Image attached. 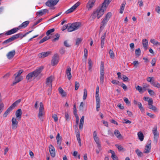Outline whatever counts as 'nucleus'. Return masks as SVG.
Masks as SVG:
<instances>
[{
	"label": "nucleus",
	"instance_id": "f257e3e1",
	"mask_svg": "<svg viewBox=\"0 0 160 160\" xmlns=\"http://www.w3.org/2000/svg\"><path fill=\"white\" fill-rule=\"evenodd\" d=\"M112 0H104L102 4V6L98 8L96 11L93 12L92 15V18L94 19L97 17L99 19L101 17Z\"/></svg>",
	"mask_w": 160,
	"mask_h": 160
},
{
	"label": "nucleus",
	"instance_id": "f03ea898",
	"mask_svg": "<svg viewBox=\"0 0 160 160\" xmlns=\"http://www.w3.org/2000/svg\"><path fill=\"white\" fill-rule=\"evenodd\" d=\"M43 69V66L38 67L33 72L29 73L26 77V79L28 82H31L32 78L33 79L36 78L39 79L42 77V74L41 72Z\"/></svg>",
	"mask_w": 160,
	"mask_h": 160
},
{
	"label": "nucleus",
	"instance_id": "7ed1b4c3",
	"mask_svg": "<svg viewBox=\"0 0 160 160\" xmlns=\"http://www.w3.org/2000/svg\"><path fill=\"white\" fill-rule=\"evenodd\" d=\"M30 22L29 21H27L22 23L18 27L14 28L11 29L7 32L5 34L6 35L8 36L13 34L16 32L18 31L21 28H24L26 27L29 24Z\"/></svg>",
	"mask_w": 160,
	"mask_h": 160
},
{
	"label": "nucleus",
	"instance_id": "20e7f679",
	"mask_svg": "<svg viewBox=\"0 0 160 160\" xmlns=\"http://www.w3.org/2000/svg\"><path fill=\"white\" fill-rule=\"evenodd\" d=\"M21 101V99H19L15 102L4 112L3 115V117H6L10 112Z\"/></svg>",
	"mask_w": 160,
	"mask_h": 160
},
{
	"label": "nucleus",
	"instance_id": "39448f33",
	"mask_svg": "<svg viewBox=\"0 0 160 160\" xmlns=\"http://www.w3.org/2000/svg\"><path fill=\"white\" fill-rule=\"evenodd\" d=\"M81 24L79 22H76L72 24L68 23V31L71 32L77 30L80 27Z\"/></svg>",
	"mask_w": 160,
	"mask_h": 160
},
{
	"label": "nucleus",
	"instance_id": "423d86ee",
	"mask_svg": "<svg viewBox=\"0 0 160 160\" xmlns=\"http://www.w3.org/2000/svg\"><path fill=\"white\" fill-rule=\"evenodd\" d=\"M44 109L43 104L42 102H40V107L38 117L40 120L42 122L43 120V116L45 114L44 112Z\"/></svg>",
	"mask_w": 160,
	"mask_h": 160
},
{
	"label": "nucleus",
	"instance_id": "0eeeda50",
	"mask_svg": "<svg viewBox=\"0 0 160 160\" xmlns=\"http://www.w3.org/2000/svg\"><path fill=\"white\" fill-rule=\"evenodd\" d=\"M59 0H48L45 3L47 6L51 8L55 6L59 2Z\"/></svg>",
	"mask_w": 160,
	"mask_h": 160
},
{
	"label": "nucleus",
	"instance_id": "6e6552de",
	"mask_svg": "<svg viewBox=\"0 0 160 160\" xmlns=\"http://www.w3.org/2000/svg\"><path fill=\"white\" fill-rule=\"evenodd\" d=\"M58 62V54H55L52 57L51 61V64L54 66L57 64Z\"/></svg>",
	"mask_w": 160,
	"mask_h": 160
},
{
	"label": "nucleus",
	"instance_id": "1a4fd4ad",
	"mask_svg": "<svg viewBox=\"0 0 160 160\" xmlns=\"http://www.w3.org/2000/svg\"><path fill=\"white\" fill-rule=\"evenodd\" d=\"M80 4L79 2H78L73 6L70 8L68 9L65 12V13L68 14L73 12Z\"/></svg>",
	"mask_w": 160,
	"mask_h": 160
},
{
	"label": "nucleus",
	"instance_id": "9d476101",
	"mask_svg": "<svg viewBox=\"0 0 160 160\" xmlns=\"http://www.w3.org/2000/svg\"><path fill=\"white\" fill-rule=\"evenodd\" d=\"M152 133L154 135V141L157 143L159 138V133L158 132L157 128H153Z\"/></svg>",
	"mask_w": 160,
	"mask_h": 160
},
{
	"label": "nucleus",
	"instance_id": "9b49d317",
	"mask_svg": "<svg viewBox=\"0 0 160 160\" xmlns=\"http://www.w3.org/2000/svg\"><path fill=\"white\" fill-rule=\"evenodd\" d=\"M12 129H16L18 127V121L16 118L13 117L12 118Z\"/></svg>",
	"mask_w": 160,
	"mask_h": 160
},
{
	"label": "nucleus",
	"instance_id": "f8f14e48",
	"mask_svg": "<svg viewBox=\"0 0 160 160\" xmlns=\"http://www.w3.org/2000/svg\"><path fill=\"white\" fill-rule=\"evenodd\" d=\"M95 0H89L87 4L86 7L88 10H91L95 4Z\"/></svg>",
	"mask_w": 160,
	"mask_h": 160
},
{
	"label": "nucleus",
	"instance_id": "ddd939ff",
	"mask_svg": "<svg viewBox=\"0 0 160 160\" xmlns=\"http://www.w3.org/2000/svg\"><path fill=\"white\" fill-rule=\"evenodd\" d=\"M53 78L52 76H50L46 79V84L47 87H52V82Z\"/></svg>",
	"mask_w": 160,
	"mask_h": 160
},
{
	"label": "nucleus",
	"instance_id": "4468645a",
	"mask_svg": "<svg viewBox=\"0 0 160 160\" xmlns=\"http://www.w3.org/2000/svg\"><path fill=\"white\" fill-rule=\"evenodd\" d=\"M49 151L51 156L52 157H54L55 156V149L54 147L51 144L49 147Z\"/></svg>",
	"mask_w": 160,
	"mask_h": 160
},
{
	"label": "nucleus",
	"instance_id": "2eb2a0df",
	"mask_svg": "<svg viewBox=\"0 0 160 160\" xmlns=\"http://www.w3.org/2000/svg\"><path fill=\"white\" fill-rule=\"evenodd\" d=\"M93 139L97 144V147L98 148V149H99V151L101 150V146L99 138L98 137H94Z\"/></svg>",
	"mask_w": 160,
	"mask_h": 160
},
{
	"label": "nucleus",
	"instance_id": "dca6fc26",
	"mask_svg": "<svg viewBox=\"0 0 160 160\" xmlns=\"http://www.w3.org/2000/svg\"><path fill=\"white\" fill-rule=\"evenodd\" d=\"M51 53V52L50 51L43 52L39 53L38 56L40 58H43L48 56L50 55Z\"/></svg>",
	"mask_w": 160,
	"mask_h": 160
},
{
	"label": "nucleus",
	"instance_id": "f3484780",
	"mask_svg": "<svg viewBox=\"0 0 160 160\" xmlns=\"http://www.w3.org/2000/svg\"><path fill=\"white\" fill-rule=\"evenodd\" d=\"M108 21L106 18H104L103 19L100 24V30L101 31H102L103 29Z\"/></svg>",
	"mask_w": 160,
	"mask_h": 160
},
{
	"label": "nucleus",
	"instance_id": "a211bd4d",
	"mask_svg": "<svg viewBox=\"0 0 160 160\" xmlns=\"http://www.w3.org/2000/svg\"><path fill=\"white\" fill-rule=\"evenodd\" d=\"M71 68L68 66L67 69L66 71V73L68 77V78L69 80H70L72 78V75L71 73Z\"/></svg>",
	"mask_w": 160,
	"mask_h": 160
},
{
	"label": "nucleus",
	"instance_id": "6ab92c4d",
	"mask_svg": "<svg viewBox=\"0 0 160 160\" xmlns=\"http://www.w3.org/2000/svg\"><path fill=\"white\" fill-rule=\"evenodd\" d=\"M22 114V110L21 109H19L16 111L15 114L16 117L17 118V119L18 120H20L21 119Z\"/></svg>",
	"mask_w": 160,
	"mask_h": 160
},
{
	"label": "nucleus",
	"instance_id": "aec40b11",
	"mask_svg": "<svg viewBox=\"0 0 160 160\" xmlns=\"http://www.w3.org/2000/svg\"><path fill=\"white\" fill-rule=\"evenodd\" d=\"M15 54V51L13 50L8 52L7 55V58L9 59L12 58Z\"/></svg>",
	"mask_w": 160,
	"mask_h": 160
},
{
	"label": "nucleus",
	"instance_id": "412c9836",
	"mask_svg": "<svg viewBox=\"0 0 160 160\" xmlns=\"http://www.w3.org/2000/svg\"><path fill=\"white\" fill-rule=\"evenodd\" d=\"M48 12V10L47 9H44L41 10L39 11L36 13V15L37 16H42V15L45 14L46 13Z\"/></svg>",
	"mask_w": 160,
	"mask_h": 160
},
{
	"label": "nucleus",
	"instance_id": "4be33fe9",
	"mask_svg": "<svg viewBox=\"0 0 160 160\" xmlns=\"http://www.w3.org/2000/svg\"><path fill=\"white\" fill-rule=\"evenodd\" d=\"M14 40V37H13L12 36L10 38H9L8 39L4 41L2 43V44L3 45L6 44L13 41Z\"/></svg>",
	"mask_w": 160,
	"mask_h": 160
},
{
	"label": "nucleus",
	"instance_id": "5701e85b",
	"mask_svg": "<svg viewBox=\"0 0 160 160\" xmlns=\"http://www.w3.org/2000/svg\"><path fill=\"white\" fill-rule=\"evenodd\" d=\"M84 116H82L80 120L79 128L80 129H82L83 128V125L84 124Z\"/></svg>",
	"mask_w": 160,
	"mask_h": 160
},
{
	"label": "nucleus",
	"instance_id": "b1692460",
	"mask_svg": "<svg viewBox=\"0 0 160 160\" xmlns=\"http://www.w3.org/2000/svg\"><path fill=\"white\" fill-rule=\"evenodd\" d=\"M148 42V41L147 39H145L142 40V44L143 48L145 50H146L147 49Z\"/></svg>",
	"mask_w": 160,
	"mask_h": 160
},
{
	"label": "nucleus",
	"instance_id": "393cba45",
	"mask_svg": "<svg viewBox=\"0 0 160 160\" xmlns=\"http://www.w3.org/2000/svg\"><path fill=\"white\" fill-rule=\"evenodd\" d=\"M106 32H105L103 35L101 37V47L102 48L104 47V41L106 37Z\"/></svg>",
	"mask_w": 160,
	"mask_h": 160
},
{
	"label": "nucleus",
	"instance_id": "a878e982",
	"mask_svg": "<svg viewBox=\"0 0 160 160\" xmlns=\"http://www.w3.org/2000/svg\"><path fill=\"white\" fill-rule=\"evenodd\" d=\"M151 148V147L148 145H146L143 151V153H148L150 152V150Z\"/></svg>",
	"mask_w": 160,
	"mask_h": 160
},
{
	"label": "nucleus",
	"instance_id": "bb28decb",
	"mask_svg": "<svg viewBox=\"0 0 160 160\" xmlns=\"http://www.w3.org/2000/svg\"><path fill=\"white\" fill-rule=\"evenodd\" d=\"M114 134L116 136L118 139H121L122 138V136L118 130H115L114 132Z\"/></svg>",
	"mask_w": 160,
	"mask_h": 160
},
{
	"label": "nucleus",
	"instance_id": "cd10ccee",
	"mask_svg": "<svg viewBox=\"0 0 160 160\" xmlns=\"http://www.w3.org/2000/svg\"><path fill=\"white\" fill-rule=\"evenodd\" d=\"M110 151L112 154L111 157L112 159L113 160H118V157L115 155V154L114 152L113 151L111 150H110Z\"/></svg>",
	"mask_w": 160,
	"mask_h": 160
},
{
	"label": "nucleus",
	"instance_id": "c85d7f7f",
	"mask_svg": "<svg viewBox=\"0 0 160 160\" xmlns=\"http://www.w3.org/2000/svg\"><path fill=\"white\" fill-rule=\"evenodd\" d=\"M58 90L59 92L61 94L62 97H64L66 96V92L64 91L61 87H59V88Z\"/></svg>",
	"mask_w": 160,
	"mask_h": 160
},
{
	"label": "nucleus",
	"instance_id": "c756f323",
	"mask_svg": "<svg viewBox=\"0 0 160 160\" xmlns=\"http://www.w3.org/2000/svg\"><path fill=\"white\" fill-rule=\"evenodd\" d=\"M22 36V34L21 33H18L13 36V37L14 38L15 40L19 38L21 39H22L23 38Z\"/></svg>",
	"mask_w": 160,
	"mask_h": 160
},
{
	"label": "nucleus",
	"instance_id": "7c9ffc66",
	"mask_svg": "<svg viewBox=\"0 0 160 160\" xmlns=\"http://www.w3.org/2000/svg\"><path fill=\"white\" fill-rule=\"evenodd\" d=\"M100 74H104V67L103 62H102L101 63Z\"/></svg>",
	"mask_w": 160,
	"mask_h": 160
},
{
	"label": "nucleus",
	"instance_id": "2f4dec72",
	"mask_svg": "<svg viewBox=\"0 0 160 160\" xmlns=\"http://www.w3.org/2000/svg\"><path fill=\"white\" fill-rule=\"evenodd\" d=\"M150 42L151 43L157 46H160V42L157 41H155L154 39H151L150 40Z\"/></svg>",
	"mask_w": 160,
	"mask_h": 160
},
{
	"label": "nucleus",
	"instance_id": "473e14b6",
	"mask_svg": "<svg viewBox=\"0 0 160 160\" xmlns=\"http://www.w3.org/2000/svg\"><path fill=\"white\" fill-rule=\"evenodd\" d=\"M76 127V132H77V134H76V137L77 138V140L78 141H81V139L80 137V132L79 131L77 127Z\"/></svg>",
	"mask_w": 160,
	"mask_h": 160
},
{
	"label": "nucleus",
	"instance_id": "72a5a7b5",
	"mask_svg": "<svg viewBox=\"0 0 160 160\" xmlns=\"http://www.w3.org/2000/svg\"><path fill=\"white\" fill-rule=\"evenodd\" d=\"M138 135L139 140L141 141H142L144 139V135L141 132H138Z\"/></svg>",
	"mask_w": 160,
	"mask_h": 160
},
{
	"label": "nucleus",
	"instance_id": "f704fd0d",
	"mask_svg": "<svg viewBox=\"0 0 160 160\" xmlns=\"http://www.w3.org/2000/svg\"><path fill=\"white\" fill-rule=\"evenodd\" d=\"M88 64L89 65L88 69L90 71H92V62L90 59H88Z\"/></svg>",
	"mask_w": 160,
	"mask_h": 160
},
{
	"label": "nucleus",
	"instance_id": "c9c22d12",
	"mask_svg": "<svg viewBox=\"0 0 160 160\" xmlns=\"http://www.w3.org/2000/svg\"><path fill=\"white\" fill-rule=\"evenodd\" d=\"M126 4L125 1H124L123 3H122L120 9L119 11V12L120 13H123V11L124 9V7L125 6V4Z\"/></svg>",
	"mask_w": 160,
	"mask_h": 160
},
{
	"label": "nucleus",
	"instance_id": "e433bc0d",
	"mask_svg": "<svg viewBox=\"0 0 160 160\" xmlns=\"http://www.w3.org/2000/svg\"><path fill=\"white\" fill-rule=\"evenodd\" d=\"M51 38L50 37L46 36L42 39L39 42V44H41L45 41H47Z\"/></svg>",
	"mask_w": 160,
	"mask_h": 160
},
{
	"label": "nucleus",
	"instance_id": "4c0bfd02",
	"mask_svg": "<svg viewBox=\"0 0 160 160\" xmlns=\"http://www.w3.org/2000/svg\"><path fill=\"white\" fill-rule=\"evenodd\" d=\"M135 152L138 157H142L143 156V153L138 149L135 150Z\"/></svg>",
	"mask_w": 160,
	"mask_h": 160
},
{
	"label": "nucleus",
	"instance_id": "58836bf2",
	"mask_svg": "<svg viewBox=\"0 0 160 160\" xmlns=\"http://www.w3.org/2000/svg\"><path fill=\"white\" fill-rule=\"evenodd\" d=\"M15 76V80L17 82H18L22 79V76Z\"/></svg>",
	"mask_w": 160,
	"mask_h": 160
},
{
	"label": "nucleus",
	"instance_id": "ea45409f",
	"mask_svg": "<svg viewBox=\"0 0 160 160\" xmlns=\"http://www.w3.org/2000/svg\"><path fill=\"white\" fill-rule=\"evenodd\" d=\"M87 96V92L86 89L84 88L83 90V99L84 100H85Z\"/></svg>",
	"mask_w": 160,
	"mask_h": 160
},
{
	"label": "nucleus",
	"instance_id": "a19ab883",
	"mask_svg": "<svg viewBox=\"0 0 160 160\" xmlns=\"http://www.w3.org/2000/svg\"><path fill=\"white\" fill-rule=\"evenodd\" d=\"M55 36L56 37V38H55L52 40L53 42H54L57 41L58 40L59 38L60 35L58 33H56L55 35Z\"/></svg>",
	"mask_w": 160,
	"mask_h": 160
},
{
	"label": "nucleus",
	"instance_id": "79ce46f5",
	"mask_svg": "<svg viewBox=\"0 0 160 160\" xmlns=\"http://www.w3.org/2000/svg\"><path fill=\"white\" fill-rule=\"evenodd\" d=\"M115 146L118 148V150L119 151H124V148H123V147L121 145H119V144H116Z\"/></svg>",
	"mask_w": 160,
	"mask_h": 160
},
{
	"label": "nucleus",
	"instance_id": "37998d69",
	"mask_svg": "<svg viewBox=\"0 0 160 160\" xmlns=\"http://www.w3.org/2000/svg\"><path fill=\"white\" fill-rule=\"evenodd\" d=\"M96 110L97 111H99L98 108L100 107V100H96Z\"/></svg>",
	"mask_w": 160,
	"mask_h": 160
},
{
	"label": "nucleus",
	"instance_id": "c03bdc74",
	"mask_svg": "<svg viewBox=\"0 0 160 160\" xmlns=\"http://www.w3.org/2000/svg\"><path fill=\"white\" fill-rule=\"evenodd\" d=\"M135 53L137 57H138L140 55L141 50L140 48H139L135 50Z\"/></svg>",
	"mask_w": 160,
	"mask_h": 160
},
{
	"label": "nucleus",
	"instance_id": "a18cd8bd",
	"mask_svg": "<svg viewBox=\"0 0 160 160\" xmlns=\"http://www.w3.org/2000/svg\"><path fill=\"white\" fill-rule=\"evenodd\" d=\"M111 16L112 13L111 12H109L106 14L104 18H106V19L108 21L111 17Z\"/></svg>",
	"mask_w": 160,
	"mask_h": 160
},
{
	"label": "nucleus",
	"instance_id": "49530a36",
	"mask_svg": "<svg viewBox=\"0 0 160 160\" xmlns=\"http://www.w3.org/2000/svg\"><path fill=\"white\" fill-rule=\"evenodd\" d=\"M104 74H100V82L101 84H103L104 82Z\"/></svg>",
	"mask_w": 160,
	"mask_h": 160
},
{
	"label": "nucleus",
	"instance_id": "de8ad7c7",
	"mask_svg": "<svg viewBox=\"0 0 160 160\" xmlns=\"http://www.w3.org/2000/svg\"><path fill=\"white\" fill-rule=\"evenodd\" d=\"M109 53L110 54V58H113L114 57V54L113 52L111 49H110L109 50Z\"/></svg>",
	"mask_w": 160,
	"mask_h": 160
},
{
	"label": "nucleus",
	"instance_id": "09e8293b",
	"mask_svg": "<svg viewBox=\"0 0 160 160\" xmlns=\"http://www.w3.org/2000/svg\"><path fill=\"white\" fill-rule=\"evenodd\" d=\"M55 31L54 28H52L48 30L46 32V34L47 36H49L52 32H54Z\"/></svg>",
	"mask_w": 160,
	"mask_h": 160
},
{
	"label": "nucleus",
	"instance_id": "8fccbe9b",
	"mask_svg": "<svg viewBox=\"0 0 160 160\" xmlns=\"http://www.w3.org/2000/svg\"><path fill=\"white\" fill-rule=\"evenodd\" d=\"M119 85L122 87L125 91H126L127 90V87L124 83L122 82L120 83L119 84Z\"/></svg>",
	"mask_w": 160,
	"mask_h": 160
},
{
	"label": "nucleus",
	"instance_id": "3c124183",
	"mask_svg": "<svg viewBox=\"0 0 160 160\" xmlns=\"http://www.w3.org/2000/svg\"><path fill=\"white\" fill-rule=\"evenodd\" d=\"M121 79H122L124 82H126L128 80V78L126 76L124 75H122V78Z\"/></svg>",
	"mask_w": 160,
	"mask_h": 160
},
{
	"label": "nucleus",
	"instance_id": "603ef678",
	"mask_svg": "<svg viewBox=\"0 0 160 160\" xmlns=\"http://www.w3.org/2000/svg\"><path fill=\"white\" fill-rule=\"evenodd\" d=\"M148 108L151 109H152V110L154 111V112L156 111L157 110V108H156V107L152 105H149V106L148 107Z\"/></svg>",
	"mask_w": 160,
	"mask_h": 160
},
{
	"label": "nucleus",
	"instance_id": "864d4df0",
	"mask_svg": "<svg viewBox=\"0 0 160 160\" xmlns=\"http://www.w3.org/2000/svg\"><path fill=\"white\" fill-rule=\"evenodd\" d=\"M23 71L22 70H19L17 73H15L14 76H16L17 77L18 76H20V74L23 72Z\"/></svg>",
	"mask_w": 160,
	"mask_h": 160
},
{
	"label": "nucleus",
	"instance_id": "5fc2aeb1",
	"mask_svg": "<svg viewBox=\"0 0 160 160\" xmlns=\"http://www.w3.org/2000/svg\"><path fill=\"white\" fill-rule=\"evenodd\" d=\"M73 114L75 116L78 115L77 113V108L75 104H74L73 105Z\"/></svg>",
	"mask_w": 160,
	"mask_h": 160
},
{
	"label": "nucleus",
	"instance_id": "6e6d98bb",
	"mask_svg": "<svg viewBox=\"0 0 160 160\" xmlns=\"http://www.w3.org/2000/svg\"><path fill=\"white\" fill-rule=\"evenodd\" d=\"M147 90L151 96H153L155 95V93L153 90L150 89H148Z\"/></svg>",
	"mask_w": 160,
	"mask_h": 160
},
{
	"label": "nucleus",
	"instance_id": "4d7b16f0",
	"mask_svg": "<svg viewBox=\"0 0 160 160\" xmlns=\"http://www.w3.org/2000/svg\"><path fill=\"white\" fill-rule=\"evenodd\" d=\"M82 41V39L80 38H78L76 39L75 45L78 46L80 43Z\"/></svg>",
	"mask_w": 160,
	"mask_h": 160
},
{
	"label": "nucleus",
	"instance_id": "13d9d810",
	"mask_svg": "<svg viewBox=\"0 0 160 160\" xmlns=\"http://www.w3.org/2000/svg\"><path fill=\"white\" fill-rule=\"evenodd\" d=\"M136 88L140 93H142V87L138 85Z\"/></svg>",
	"mask_w": 160,
	"mask_h": 160
},
{
	"label": "nucleus",
	"instance_id": "bf43d9fd",
	"mask_svg": "<svg viewBox=\"0 0 160 160\" xmlns=\"http://www.w3.org/2000/svg\"><path fill=\"white\" fill-rule=\"evenodd\" d=\"M52 117L54 119V121L55 122L58 121V118L57 114H52Z\"/></svg>",
	"mask_w": 160,
	"mask_h": 160
},
{
	"label": "nucleus",
	"instance_id": "052dcab7",
	"mask_svg": "<svg viewBox=\"0 0 160 160\" xmlns=\"http://www.w3.org/2000/svg\"><path fill=\"white\" fill-rule=\"evenodd\" d=\"M138 107L139 108L140 110L141 111H142L144 110V108L143 107H142L141 103L139 102H138Z\"/></svg>",
	"mask_w": 160,
	"mask_h": 160
},
{
	"label": "nucleus",
	"instance_id": "680f3d73",
	"mask_svg": "<svg viewBox=\"0 0 160 160\" xmlns=\"http://www.w3.org/2000/svg\"><path fill=\"white\" fill-rule=\"evenodd\" d=\"M80 86L79 83L77 81L75 82V89L76 90H77Z\"/></svg>",
	"mask_w": 160,
	"mask_h": 160
},
{
	"label": "nucleus",
	"instance_id": "e2e57ef3",
	"mask_svg": "<svg viewBox=\"0 0 160 160\" xmlns=\"http://www.w3.org/2000/svg\"><path fill=\"white\" fill-rule=\"evenodd\" d=\"M88 51L86 48H85L84 49V57L86 59L88 57Z\"/></svg>",
	"mask_w": 160,
	"mask_h": 160
},
{
	"label": "nucleus",
	"instance_id": "0e129e2a",
	"mask_svg": "<svg viewBox=\"0 0 160 160\" xmlns=\"http://www.w3.org/2000/svg\"><path fill=\"white\" fill-rule=\"evenodd\" d=\"M65 49L64 48H61L59 50L60 53L61 54H63L65 53Z\"/></svg>",
	"mask_w": 160,
	"mask_h": 160
},
{
	"label": "nucleus",
	"instance_id": "69168bd1",
	"mask_svg": "<svg viewBox=\"0 0 160 160\" xmlns=\"http://www.w3.org/2000/svg\"><path fill=\"white\" fill-rule=\"evenodd\" d=\"M56 138L57 141H62V138L60 136V134L59 133H58L57 134Z\"/></svg>",
	"mask_w": 160,
	"mask_h": 160
},
{
	"label": "nucleus",
	"instance_id": "338daca9",
	"mask_svg": "<svg viewBox=\"0 0 160 160\" xmlns=\"http://www.w3.org/2000/svg\"><path fill=\"white\" fill-rule=\"evenodd\" d=\"M148 105H152L153 103V100L152 98H150L148 101Z\"/></svg>",
	"mask_w": 160,
	"mask_h": 160
},
{
	"label": "nucleus",
	"instance_id": "774afa93",
	"mask_svg": "<svg viewBox=\"0 0 160 160\" xmlns=\"http://www.w3.org/2000/svg\"><path fill=\"white\" fill-rule=\"evenodd\" d=\"M156 11L159 14H160V7L158 6H157L155 8Z\"/></svg>",
	"mask_w": 160,
	"mask_h": 160
}]
</instances>
